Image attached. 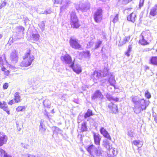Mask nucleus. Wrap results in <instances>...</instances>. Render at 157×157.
Segmentation results:
<instances>
[{
	"instance_id": "1",
	"label": "nucleus",
	"mask_w": 157,
	"mask_h": 157,
	"mask_svg": "<svg viewBox=\"0 0 157 157\" xmlns=\"http://www.w3.org/2000/svg\"><path fill=\"white\" fill-rule=\"evenodd\" d=\"M132 101L134 104L133 110L136 114L139 113L142 110L145 109L148 105V102H146L143 99H140L137 96H134Z\"/></svg>"
},
{
	"instance_id": "2",
	"label": "nucleus",
	"mask_w": 157,
	"mask_h": 157,
	"mask_svg": "<svg viewBox=\"0 0 157 157\" xmlns=\"http://www.w3.org/2000/svg\"><path fill=\"white\" fill-rule=\"evenodd\" d=\"M87 151L93 157H103L102 154L103 151L101 148L98 146V147H96L93 144L89 146Z\"/></svg>"
},
{
	"instance_id": "3",
	"label": "nucleus",
	"mask_w": 157,
	"mask_h": 157,
	"mask_svg": "<svg viewBox=\"0 0 157 157\" xmlns=\"http://www.w3.org/2000/svg\"><path fill=\"white\" fill-rule=\"evenodd\" d=\"M78 21L75 13L74 11L71 12H70V24L71 27L73 28L78 29L80 26Z\"/></svg>"
},
{
	"instance_id": "4",
	"label": "nucleus",
	"mask_w": 157,
	"mask_h": 157,
	"mask_svg": "<svg viewBox=\"0 0 157 157\" xmlns=\"http://www.w3.org/2000/svg\"><path fill=\"white\" fill-rule=\"evenodd\" d=\"M90 7V4L88 2H80L78 6H76V9L77 10H81L82 12H86L89 10Z\"/></svg>"
},
{
	"instance_id": "5",
	"label": "nucleus",
	"mask_w": 157,
	"mask_h": 157,
	"mask_svg": "<svg viewBox=\"0 0 157 157\" xmlns=\"http://www.w3.org/2000/svg\"><path fill=\"white\" fill-rule=\"evenodd\" d=\"M78 40L74 36H71L69 40L70 45L72 48L79 49L81 47V45L78 42Z\"/></svg>"
},
{
	"instance_id": "6",
	"label": "nucleus",
	"mask_w": 157,
	"mask_h": 157,
	"mask_svg": "<svg viewBox=\"0 0 157 157\" xmlns=\"http://www.w3.org/2000/svg\"><path fill=\"white\" fill-rule=\"evenodd\" d=\"M61 59L63 63L68 64L69 66L70 65L74 63L73 62H72L71 57L67 54L61 56Z\"/></svg>"
},
{
	"instance_id": "7",
	"label": "nucleus",
	"mask_w": 157,
	"mask_h": 157,
	"mask_svg": "<svg viewBox=\"0 0 157 157\" xmlns=\"http://www.w3.org/2000/svg\"><path fill=\"white\" fill-rule=\"evenodd\" d=\"M102 10L101 9H98L95 12L94 15V18L95 21L98 22H100L102 18Z\"/></svg>"
},
{
	"instance_id": "8",
	"label": "nucleus",
	"mask_w": 157,
	"mask_h": 157,
	"mask_svg": "<svg viewBox=\"0 0 157 157\" xmlns=\"http://www.w3.org/2000/svg\"><path fill=\"white\" fill-rule=\"evenodd\" d=\"M14 98L13 99L10 101L8 103L9 104L12 105L13 104L20 102H21V97L19 95V93L18 92H16L14 95Z\"/></svg>"
},
{
	"instance_id": "9",
	"label": "nucleus",
	"mask_w": 157,
	"mask_h": 157,
	"mask_svg": "<svg viewBox=\"0 0 157 157\" xmlns=\"http://www.w3.org/2000/svg\"><path fill=\"white\" fill-rule=\"evenodd\" d=\"M28 57L25 58L24 56L23 58V61L21 63V66L22 67H27L30 66L33 62V58L30 57V60L29 61L28 60Z\"/></svg>"
},
{
	"instance_id": "10",
	"label": "nucleus",
	"mask_w": 157,
	"mask_h": 157,
	"mask_svg": "<svg viewBox=\"0 0 157 157\" xmlns=\"http://www.w3.org/2000/svg\"><path fill=\"white\" fill-rule=\"evenodd\" d=\"M71 3V2L70 0H62L61 2V4L63 5V6L60 7L61 12H63L67 8Z\"/></svg>"
},
{
	"instance_id": "11",
	"label": "nucleus",
	"mask_w": 157,
	"mask_h": 157,
	"mask_svg": "<svg viewBox=\"0 0 157 157\" xmlns=\"http://www.w3.org/2000/svg\"><path fill=\"white\" fill-rule=\"evenodd\" d=\"M10 59L13 63H16L17 62L18 58L17 55V52L16 50H14L11 53Z\"/></svg>"
},
{
	"instance_id": "12",
	"label": "nucleus",
	"mask_w": 157,
	"mask_h": 157,
	"mask_svg": "<svg viewBox=\"0 0 157 157\" xmlns=\"http://www.w3.org/2000/svg\"><path fill=\"white\" fill-rule=\"evenodd\" d=\"M7 140V136L4 133H0V147L6 144Z\"/></svg>"
},
{
	"instance_id": "13",
	"label": "nucleus",
	"mask_w": 157,
	"mask_h": 157,
	"mask_svg": "<svg viewBox=\"0 0 157 157\" xmlns=\"http://www.w3.org/2000/svg\"><path fill=\"white\" fill-rule=\"evenodd\" d=\"M73 70L76 73L79 74L82 72V69L79 65L76 64L74 66V63L70 65Z\"/></svg>"
},
{
	"instance_id": "14",
	"label": "nucleus",
	"mask_w": 157,
	"mask_h": 157,
	"mask_svg": "<svg viewBox=\"0 0 157 157\" xmlns=\"http://www.w3.org/2000/svg\"><path fill=\"white\" fill-rule=\"evenodd\" d=\"M103 96L101 92L99 90H96L94 94L92 96V100H95L97 98L102 99Z\"/></svg>"
},
{
	"instance_id": "15",
	"label": "nucleus",
	"mask_w": 157,
	"mask_h": 157,
	"mask_svg": "<svg viewBox=\"0 0 157 157\" xmlns=\"http://www.w3.org/2000/svg\"><path fill=\"white\" fill-rule=\"evenodd\" d=\"M93 137L94 144L99 146L100 145V141L101 139V136L99 134L94 133Z\"/></svg>"
},
{
	"instance_id": "16",
	"label": "nucleus",
	"mask_w": 157,
	"mask_h": 157,
	"mask_svg": "<svg viewBox=\"0 0 157 157\" xmlns=\"http://www.w3.org/2000/svg\"><path fill=\"white\" fill-rule=\"evenodd\" d=\"M101 134H102L105 137L111 140V138L108 132L103 127H101L100 129Z\"/></svg>"
},
{
	"instance_id": "17",
	"label": "nucleus",
	"mask_w": 157,
	"mask_h": 157,
	"mask_svg": "<svg viewBox=\"0 0 157 157\" xmlns=\"http://www.w3.org/2000/svg\"><path fill=\"white\" fill-rule=\"evenodd\" d=\"M0 107L4 111H6L8 114H10V110L6 102L3 101L2 103L0 102Z\"/></svg>"
},
{
	"instance_id": "18",
	"label": "nucleus",
	"mask_w": 157,
	"mask_h": 157,
	"mask_svg": "<svg viewBox=\"0 0 157 157\" xmlns=\"http://www.w3.org/2000/svg\"><path fill=\"white\" fill-rule=\"evenodd\" d=\"M32 40L33 41H37L39 40L40 38V35L36 31L33 32V33L31 36Z\"/></svg>"
},
{
	"instance_id": "19",
	"label": "nucleus",
	"mask_w": 157,
	"mask_h": 157,
	"mask_svg": "<svg viewBox=\"0 0 157 157\" xmlns=\"http://www.w3.org/2000/svg\"><path fill=\"white\" fill-rule=\"evenodd\" d=\"M101 77V74L97 71H95L93 75V78L94 81H97Z\"/></svg>"
},
{
	"instance_id": "20",
	"label": "nucleus",
	"mask_w": 157,
	"mask_h": 157,
	"mask_svg": "<svg viewBox=\"0 0 157 157\" xmlns=\"http://www.w3.org/2000/svg\"><path fill=\"white\" fill-rule=\"evenodd\" d=\"M111 102V104L108 105L109 108L111 110L113 113H115L118 112V108L117 106L113 104L112 102Z\"/></svg>"
},
{
	"instance_id": "21",
	"label": "nucleus",
	"mask_w": 157,
	"mask_h": 157,
	"mask_svg": "<svg viewBox=\"0 0 157 157\" xmlns=\"http://www.w3.org/2000/svg\"><path fill=\"white\" fill-rule=\"evenodd\" d=\"M144 33L143 32L141 34L140 39L139 41V43L141 45H145L148 44L147 42L144 39Z\"/></svg>"
},
{
	"instance_id": "22",
	"label": "nucleus",
	"mask_w": 157,
	"mask_h": 157,
	"mask_svg": "<svg viewBox=\"0 0 157 157\" xmlns=\"http://www.w3.org/2000/svg\"><path fill=\"white\" fill-rule=\"evenodd\" d=\"M136 17V14L135 13H133L130 14L128 16L127 20L129 21L134 22L135 20Z\"/></svg>"
},
{
	"instance_id": "23",
	"label": "nucleus",
	"mask_w": 157,
	"mask_h": 157,
	"mask_svg": "<svg viewBox=\"0 0 157 157\" xmlns=\"http://www.w3.org/2000/svg\"><path fill=\"white\" fill-rule=\"evenodd\" d=\"M106 97L107 99L110 101H118L119 100V98H114L111 95L107 94L106 95Z\"/></svg>"
},
{
	"instance_id": "24",
	"label": "nucleus",
	"mask_w": 157,
	"mask_h": 157,
	"mask_svg": "<svg viewBox=\"0 0 157 157\" xmlns=\"http://www.w3.org/2000/svg\"><path fill=\"white\" fill-rule=\"evenodd\" d=\"M130 36H125V37L124 38L122 42H119L118 45L121 46L125 44L126 43L129 41L130 40Z\"/></svg>"
},
{
	"instance_id": "25",
	"label": "nucleus",
	"mask_w": 157,
	"mask_h": 157,
	"mask_svg": "<svg viewBox=\"0 0 157 157\" xmlns=\"http://www.w3.org/2000/svg\"><path fill=\"white\" fill-rule=\"evenodd\" d=\"M25 57V58H26L27 57H28V60L29 61V60H30V57H32V56L33 57V61L34 59V57L33 55H31L30 54V50H29L27 52L25 53V56H24Z\"/></svg>"
},
{
	"instance_id": "26",
	"label": "nucleus",
	"mask_w": 157,
	"mask_h": 157,
	"mask_svg": "<svg viewBox=\"0 0 157 157\" xmlns=\"http://www.w3.org/2000/svg\"><path fill=\"white\" fill-rule=\"evenodd\" d=\"M43 105L44 107L49 108L51 105V102L48 99H46L43 101Z\"/></svg>"
},
{
	"instance_id": "27",
	"label": "nucleus",
	"mask_w": 157,
	"mask_h": 157,
	"mask_svg": "<svg viewBox=\"0 0 157 157\" xmlns=\"http://www.w3.org/2000/svg\"><path fill=\"white\" fill-rule=\"evenodd\" d=\"M150 14L153 16H155L157 14V9L155 7H153L151 10Z\"/></svg>"
},
{
	"instance_id": "28",
	"label": "nucleus",
	"mask_w": 157,
	"mask_h": 157,
	"mask_svg": "<svg viewBox=\"0 0 157 157\" xmlns=\"http://www.w3.org/2000/svg\"><path fill=\"white\" fill-rule=\"evenodd\" d=\"M93 115L92 111L90 109H88L87 112L85 114L84 117L85 119H86L87 118L92 116Z\"/></svg>"
},
{
	"instance_id": "29",
	"label": "nucleus",
	"mask_w": 157,
	"mask_h": 157,
	"mask_svg": "<svg viewBox=\"0 0 157 157\" xmlns=\"http://www.w3.org/2000/svg\"><path fill=\"white\" fill-rule=\"evenodd\" d=\"M108 82L111 85L114 86L116 83V81L114 77H111L109 78L108 80Z\"/></svg>"
},
{
	"instance_id": "30",
	"label": "nucleus",
	"mask_w": 157,
	"mask_h": 157,
	"mask_svg": "<svg viewBox=\"0 0 157 157\" xmlns=\"http://www.w3.org/2000/svg\"><path fill=\"white\" fill-rule=\"evenodd\" d=\"M151 64L153 65H157V56L152 57L151 59Z\"/></svg>"
},
{
	"instance_id": "31",
	"label": "nucleus",
	"mask_w": 157,
	"mask_h": 157,
	"mask_svg": "<svg viewBox=\"0 0 157 157\" xmlns=\"http://www.w3.org/2000/svg\"><path fill=\"white\" fill-rule=\"evenodd\" d=\"M87 128L86 127V124L84 122L82 124V127L81 130L82 132H85L87 131Z\"/></svg>"
},
{
	"instance_id": "32",
	"label": "nucleus",
	"mask_w": 157,
	"mask_h": 157,
	"mask_svg": "<svg viewBox=\"0 0 157 157\" xmlns=\"http://www.w3.org/2000/svg\"><path fill=\"white\" fill-rule=\"evenodd\" d=\"M140 141L139 140H135L133 142V143L135 145L138 147H140L142 145V144L140 143Z\"/></svg>"
},
{
	"instance_id": "33",
	"label": "nucleus",
	"mask_w": 157,
	"mask_h": 157,
	"mask_svg": "<svg viewBox=\"0 0 157 157\" xmlns=\"http://www.w3.org/2000/svg\"><path fill=\"white\" fill-rule=\"evenodd\" d=\"M132 45H130L128 47V49L127 52L125 53V55L128 56H129L130 55V53L132 51Z\"/></svg>"
},
{
	"instance_id": "34",
	"label": "nucleus",
	"mask_w": 157,
	"mask_h": 157,
	"mask_svg": "<svg viewBox=\"0 0 157 157\" xmlns=\"http://www.w3.org/2000/svg\"><path fill=\"white\" fill-rule=\"evenodd\" d=\"M83 56L86 58H89L90 57V53L89 51H86L83 52Z\"/></svg>"
},
{
	"instance_id": "35",
	"label": "nucleus",
	"mask_w": 157,
	"mask_h": 157,
	"mask_svg": "<svg viewBox=\"0 0 157 157\" xmlns=\"http://www.w3.org/2000/svg\"><path fill=\"white\" fill-rule=\"evenodd\" d=\"M39 128L41 132H44L45 131V126L43 123L40 122V125L39 126Z\"/></svg>"
},
{
	"instance_id": "36",
	"label": "nucleus",
	"mask_w": 157,
	"mask_h": 157,
	"mask_svg": "<svg viewBox=\"0 0 157 157\" xmlns=\"http://www.w3.org/2000/svg\"><path fill=\"white\" fill-rule=\"evenodd\" d=\"M102 40H98L96 42L95 44V49H97L102 44Z\"/></svg>"
},
{
	"instance_id": "37",
	"label": "nucleus",
	"mask_w": 157,
	"mask_h": 157,
	"mask_svg": "<svg viewBox=\"0 0 157 157\" xmlns=\"http://www.w3.org/2000/svg\"><path fill=\"white\" fill-rule=\"evenodd\" d=\"M145 97L148 99H149L151 98V95L148 90L146 91L145 93Z\"/></svg>"
},
{
	"instance_id": "38",
	"label": "nucleus",
	"mask_w": 157,
	"mask_h": 157,
	"mask_svg": "<svg viewBox=\"0 0 157 157\" xmlns=\"http://www.w3.org/2000/svg\"><path fill=\"white\" fill-rule=\"evenodd\" d=\"M7 4V0H5L3 1L2 3H1V5L0 6V9H2V8L4 7Z\"/></svg>"
},
{
	"instance_id": "39",
	"label": "nucleus",
	"mask_w": 157,
	"mask_h": 157,
	"mask_svg": "<svg viewBox=\"0 0 157 157\" xmlns=\"http://www.w3.org/2000/svg\"><path fill=\"white\" fill-rule=\"evenodd\" d=\"M25 108L24 106H18L16 108V110L17 112H20L22 111L23 110H25Z\"/></svg>"
},
{
	"instance_id": "40",
	"label": "nucleus",
	"mask_w": 157,
	"mask_h": 157,
	"mask_svg": "<svg viewBox=\"0 0 157 157\" xmlns=\"http://www.w3.org/2000/svg\"><path fill=\"white\" fill-rule=\"evenodd\" d=\"M132 0H119V2L122 4H126Z\"/></svg>"
},
{
	"instance_id": "41",
	"label": "nucleus",
	"mask_w": 157,
	"mask_h": 157,
	"mask_svg": "<svg viewBox=\"0 0 157 157\" xmlns=\"http://www.w3.org/2000/svg\"><path fill=\"white\" fill-rule=\"evenodd\" d=\"M118 20V14H117L113 18L112 21L113 23H115L117 22Z\"/></svg>"
},
{
	"instance_id": "42",
	"label": "nucleus",
	"mask_w": 157,
	"mask_h": 157,
	"mask_svg": "<svg viewBox=\"0 0 157 157\" xmlns=\"http://www.w3.org/2000/svg\"><path fill=\"white\" fill-rule=\"evenodd\" d=\"M52 12L50 10H46L44 11L43 12H41L40 13L39 12L40 14H50Z\"/></svg>"
},
{
	"instance_id": "43",
	"label": "nucleus",
	"mask_w": 157,
	"mask_h": 157,
	"mask_svg": "<svg viewBox=\"0 0 157 157\" xmlns=\"http://www.w3.org/2000/svg\"><path fill=\"white\" fill-rule=\"evenodd\" d=\"M94 45V42L92 41H90L88 42L87 44V47L88 48H90L92 47Z\"/></svg>"
},
{
	"instance_id": "44",
	"label": "nucleus",
	"mask_w": 157,
	"mask_h": 157,
	"mask_svg": "<svg viewBox=\"0 0 157 157\" xmlns=\"http://www.w3.org/2000/svg\"><path fill=\"white\" fill-rule=\"evenodd\" d=\"M128 135L131 137H132L133 136V132L132 130H130L128 132Z\"/></svg>"
},
{
	"instance_id": "45",
	"label": "nucleus",
	"mask_w": 157,
	"mask_h": 157,
	"mask_svg": "<svg viewBox=\"0 0 157 157\" xmlns=\"http://www.w3.org/2000/svg\"><path fill=\"white\" fill-rule=\"evenodd\" d=\"M39 26L40 27V29H43L45 26V25L44 22L43 21L41 22L40 24H39Z\"/></svg>"
},
{
	"instance_id": "46",
	"label": "nucleus",
	"mask_w": 157,
	"mask_h": 157,
	"mask_svg": "<svg viewBox=\"0 0 157 157\" xmlns=\"http://www.w3.org/2000/svg\"><path fill=\"white\" fill-rule=\"evenodd\" d=\"M144 0H140V3H139V7L140 8L144 4Z\"/></svg>"
},
{
	"instance_id": "47",
	"label": "nucleus",
	"mask_w": 157,
	"mask_h": 157,
	"mask_svg": "<svg viewBox=\"0 0 157 157\" xmlns=\"http://www.w3.org/2000/svg\"><path fill=\"white\" fill-rule=\"evenodd\" d=\"M153 116L154 118L155 121V122L157 123V115H156V113H153Z\"/></svg>"
},
{
	"instance_id": "48",
	"label": "nucleus",
	"mask_w": 157,
	"mask_h": 157,
	"mask_svg": "<svg viewBox=\"0 0 157 157\" xmlns=\"http://www.w3.org/2000/svg\"><path fill=\"white\" fill-rule=\"evenodd\" d=\"M8 87V84L7 83H6L3 85V87L4 89H6Z\"/></svg>"
},
{
	"instance_id": "49",
	"label": "nucleus",
	"mask_w": 157,
	"mask_h": 157,
	"mask_svg": "<svg viewBox=\"0 0 157 157\" xmlns=\"http://www.w3.org/2000/svg\"><path fill=\"white\" fill-rule=\"evenodd\" d=\"M5 153V151L0 148V157H2V155Z\"/></svg>"
},
{
	"instance_id": "50",
	"label": "nucleus",
	"mask_w": 157,
	"mask_h": 157,
	"mask_svg": "<svg viewBox=\"0 0 157 157\" xmlns=\"http://www.w3.org/2000/svg\"><path fill=\"white\" fill-rule=\"evenodd\" d=\"M3 155H4L3 157H12L10 155L6 153L5 151V153L3 154Z\"/></svg>"
},
{
	"instance_id": "51",
	"label": "nucleus",
	"mask_w": 157,
	"mask_h": 157,
	"mask_svg": "<svg viewBox=\"0 0 157 157\" xmlns=\"http://www.w3.org/2000/svg\"><path fill=\"white\" fill-rule=\"evenodd\" d=\"M44 114L46 116V117L48 119H49V116L48 114V113L47 112L46 110H45V112L44 113Z\"/></svg>"
},
{
	"instance_id": "52",
	"label": "nucleus",
	"mask_w": 157,
	"mask_h": 157,
	"mask_svg": "<svg viewBox=\"0 0 157 157\" xmlns=\"http://www.w3.org/2000/svg\"><path fill=\"white\" fill-rule=\"evenodd\" d=\"M26 157H36V156L33 155L28 154L26 155Z\"/></svg>"
},
{
	"instance_id": "53",
	"label": "nucleus",
	"mask_w": 157,
	"mask_h": 157,
	"mask_svg": "<svg viewBox=\"0 0 157 157\" xmlns=\"http://www.w3.org/2000/svg\"><path fill=\"white\" fill-rule=\"evenodd\" d=\"M54 4H58L60 2V0H54Z\"/></svg>"
},
{
	"instance_id": "54",
	"label": "nucleus",
	"mask_w": 157,
	"mask_h": 157,
	"mask_svg": "<svg viewBox=\"0 0 157 157\" xmlns=\"http://www.w3.org/2000/svg\"><path fill=\"white\" fill-rule=\"evenodd\" d=\"M21 145L23 147H24L25 148H27V146H28L27 145L25 144H24L22 143L21 144Z\"/></svg>"
},
{
	"instance_id": "55",
	"label": "nucleus",
	"mask_w": 157,
	"mask_h": 157,
	"mask_svg": "<svg viewBox=\"0 0 157 157\" xmlns=\"http://www.w3.org/2000/svg\"><path fill=\"white\" fill-rule=\"evenodd\" d=\"M29 21V20L28 19V18H25V20H24V22L26 24Z\"/></svg>"
},
{
	"instance_id": "56",
	"label": "nucleus",
	"mask_w": 157,
	"mask_h": 157,
	"mask_svg": "<svg viewBox=\"0 0 157 157\" xmlns=\"http://www.w3.org/2000/svg\"><path fill=\"white\" fill-rule=\"evenodd\" d=\"M9 73V71H8L7 70V71L6 72L5 75H8Z\"/></svg>"
},
{
	"instance_id": "57",
	"label": "nucleus",
	"mask_w": 157,
	"mask_h": 157,
	"mask_svg": "<svg viewBox=\"0 0 157 157\" xmlns=\"http://www.w3.org/2000/svg\"><path fill=\"white\" fill-rule=\"evenodd\" d=\"M20 29H24V28L22 26H20L19 28Z\"/></svg>"
},
{
	"instance_id": "58",
	"label": "nucleus",
	"mask_w": 157,
	"mask_h": 157,
	"mask_svg": "<svg viewBox=\"0 0 157 157\" xmlns=\"http://www.w3.org/2000/svg\"><path fill=\"white\" fill-rule=\"evenodd\" d=\"M2 58L1 57H0V63H1L2 62Z\"/></svg>"
},
{
	"instance_id": "59",
	"label": "nucleus",
	"mask_w": 157,
	"mask_h": 157,
	"mask_svg": "<svg viewBox=\"0 0 157 157\" xmlns=\"http://www.w3.org/2000/svg\"><path fill=\"white\" fill-rule=\"evenodd\" d=\"M17 128L18 129H19V130L20 131L21 129V128H18V124H17Z\"/></svg>"
},
{
	"instance_id": "60",
	"label": "nucleus",
	"mask_w": 157,
	"mask_h": 157,
	"mask_svg": "<svg viewBox=\"0 0 157 157\" xmlns=\"http://www.w3.org/2000/svg\"><path fill=\"white\" fill-rule=\"evenodd\" d=\"M56 130H59V129L58 128L56 127Z\"/></svg>"
},
{
	"instance_id": "61",
	"label": "nucleus",
	"mask_w": 157,
	"mask_h": 157,
	"mask_svg": "<svg viewBox=\"0 0 157 157\" xmlns=\"http://www.w3.org/2000/svg\"><path fill=\"white\" fill-rule=\"evenodd\" d=\"M2 37V35L1 34H0V39H1Z\"/></svg>"
},
{
	"instance_id": "62",
	"label": "nucleus",
	"mask_w": 157,
	"mask_h": 157,
	"mask_svg": "<svg viewBox=\"0 0 157 157\" xmlns=\"http://www.w3.org/2000/svg\"><path fill=\"white\" fill-rule=\"evenodd\" d=\"M146 69H149V67L148 66H146Z\"/></svg>"
},
{
	"instance_id": "63",
	"label": "nucleus",
	"mask_w": 157,
	"mask_h": 157,
	"mask_svg": "<svg viewBox=\"0 0 157 157\" xmlns=\"http://www.w3.org/2000/svg\"><path fill=\"white\" fill-rule=\"evenodd\" d=\"M155 7H157V4L155 5Z\"/></svg>"
},
{
	"instance_id": "64",
	"label": "nucleus",
	"mask_w": 157,
	"mask_h": 157,
	"mask_svg": "<svg viewBox=\"0 0 157 157\" xmlns=\"http://www.w3.org/2000/svg\"><path fill=\"white\" fill-rule=\"evenodd\" d=\"M2 71H3V70H5V69L6 70V69H5V68H2Z\"/></svg>"
}]
</instances>
